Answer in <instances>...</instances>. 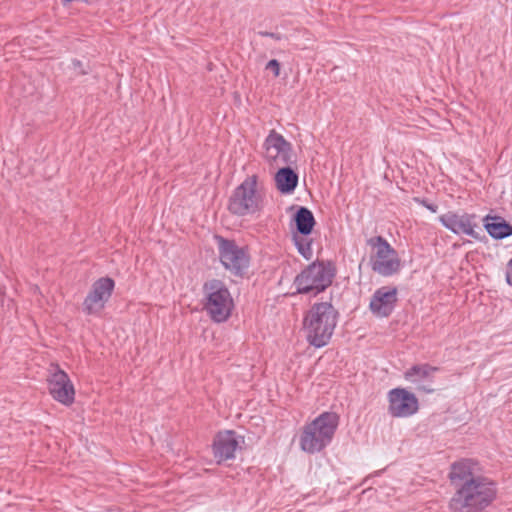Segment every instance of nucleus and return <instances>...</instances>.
<instances>
[{"instance_id": "1", "label": "nucleus", "mask_w": 512, "mask_h": 512, "mask_svg": "<svg viewBox=\"0 0 512 512\" xmlns=\"http://www.w3.org/2000/svg\"><path fill=\"white\" fill-rule=\"evenodd\" d=\"M497 488L495 482L484 476H477L461 484L451 499L453 512H480L495 499Z\"/></svg>"}, {"instance_id": "2", "label": "nucleus", "mask_w": 512, "mask_h": 512, "mask_svg": "<svg viewBox=\"0 0 512 512\" xmlns=\"http://www.w3.org/2000/svg\"><path fill=\"white\" fill-rule=\"evenodd\" d=\"M338 312L328 302L315 303L303 321L308 343L316 348L326 346L335 330Z\"/></svg>"}, {"instance_id": "3", "label": "nucleus", "mask_w": 512, "mask_h": 512, "mask_svg": "<svg viewBox=\"0 0 512 512\" xmlns=\"http://www.w3.org/2000/svg\"><path fill=\"white\" fill-rule=\"evenodd\" d=\"M339 424V416L335 412H323L312 422L303 427L299 438L302 451L315 454L327 447Z\"/></svg>"}, {"instance_id": "4", "label": "nucleus", "mask_w": 512, "mask_h": 512, "mask_svg": "<svg viewBox=\"0 0 512 512\" xmlns=\"http://www.w3.org/2000/svg\"><path fill=\"white\" fill-rule=\"evenodd\" d=\"M204 310L210 318L221 323L226 321L234 307L231 293L224 282L218 279H212L204 283Z\"/></svg>"}, {"instance_id": "5", "label": "nucleus", "mask_w": 512, "mask_h": 512, "mask_svg": "<svg viewBox=\"0 0 512 512\" xmlns=\"http://www.w3.org/2000/svg\"><path fill=\"white\" fill-rule=\"evenodd\" d=\"M335 276V268L330 262L316 261L308 265L293 282L297 293L314 295L329 287Z\"/></svg>"}, {"instance_id": "6", "label": "nucleus", "mask_w": 512, "mask_h": 512, "mask_svg": "<svg viewBox=\"0 0 512 512\" xmlns=\"http://www.w3.org/2000/svg\"><path fill=\"white\" fill-rule=\"evenodd\" d=\"M256 175L247 177L230 196L228 210L237 216H247L263 208V197L257 191Z\"/></svg>"}, {"instance_id": "7", "label": "nucleus", "mask_w": 512, "mask_h": 512, "mask_svg": "<svg viewBox=\"0 0 512 512\" xmlns=\"http://www.w3.org/2000/svg\"><path fill=\"white\" fill-rule=\"evenodd\" d=\"M366 243L372 249L370 265L375 273L390 277L400 271L401 261L398 253L384 237L374 236L367 239Z\"/></svg>"}, {"instance_id": "8", "label": "nucleus", "mask_w": 512, "mask_h": 512, "mask_svg": "<svg viewBox=\"0 0 512 512\" xmlns=\"http://www.w3.org/2000/svg\"><path fill=\"white\" fill-rule=\"evenodd\" d=\"M218 254L224 268L235 276H241L249 267L250 257L247 249L239 246L235 240L216 235Z\"/></svg>"}, {"instance_id": "9", "label": "nucleus", "mask_w": 512, "mask_h": 512, "mask_svg": "<svg viewBox=\"0 0 512 512\" xmlns=\"http://www.w3.org/2000/svg\"><path fill=\"white\" fill-rule=\"evenodd\" d=\"M475 214L456 213L449 211L439 216L440 223L454 234H465L476 240H481V228Z\"/></svg>"}, {"instance_id": "10", "label": "nucleus", "mask_w": 512, "mask_h": 512, "mask_svg": "<svg viewBox=\"0 0 512 512\" xmlns=\"http://www.w3.org/2000/svg\"><path fill=\"white\" fill-rule=\"evenodd\" d=\"M115 287V282L110 277H102L96 280L84 299L83 311L88 315L100 313L110 299Z\"/></svg>"}, {"instance_id": "11", "label": "nucleus", "mask_w": 512, "mask_h": 512, "mask_svg": "<svg viewBox=\"0 0 512 512\" xmlns=\"http://www.w3.org/2000/svg\"><path fill=\"white\" fill-rule=\"evenodd\" d=\"M388 413L392 417L405 418L419 409L416 396L404 388H394L388 392Z\"/></svg>"}, {"instance_id": "12", "label": "nucleus", "mask_w": 512, "mask_h": 512, "mask_svg": "<svg viewBox=\"0 0 512 512\" xmlns=\"http://www.w3.org/2000/svg\"><path fill=\"white\" fill-rule=\"evenodd\" d=\"M264 157L269 163L287 164L291 160V144L285 138L271 130L264 141Z\"/></svg>"}, {"instance_id": "13", "label": "nucleus", "mask_w": 512, "mask_h": 512, "mask_svg": "<svg viewBox=\"0 0 512 512\" xmlns=\"http://www.w3.org/2000/svg\"><path fill=\"white\" fill-rule=\"evenodd\" d=\"M243 442V437L235 431L226 430L219 432L213 441L212 450L217 463H222L235 458V452Z\"/></svg>"}, {"instance_id": "14", "label": "nucleus", "mask_w": 512, "mask_h": 512, "mask_svg": "<svg viewBox=\"0 0 512 512\" xmlns=\"http://www.w3.org/2000/svg\"><path fill=\"white\" fill-rule=\"evenodd\" d=\"M48 388L51 396L64 405H70L74 401L75 390L68 375L61 369L53 372L48 379Z\"/></svg>"}, {"instance_id": "15", "label": "nucleus", "mask_w": 512, "mask_h": 512, "mask_svg": "<svg viewBox=\"0 0 512 512\" xmlns=\"http://www.w3.org/2000/svg\"><path fill=\"white\" fill-rule=\"evenodd\" d=\"M437 371V367L429 364H417L404 372V378L412 383L417 391L432 393L434 391L432 387L434 374Z\"/></svg>"}, {"instance_id": "16", "label": "nucleus", "mask_w": 512, "mask_h": 512, "mask_svg": "<svg viewBox=\"0 0 512 512\" xmlns=\"http://www.w3.org/2000/svg\"><path fill=\"white\" fill-rule=\"evenodd\" d=\"M396 302L397 289L384 286L373 293L369 308L377 317H388L393 312Z\"/></svg>"}, {"instance_id": "17", "label": "nucleus", "mask_w": 512, "mask_h": 512, "mask_svg": "<svg viewBox=\"0 0 512 512\" xmlns=\"http://www.w3.org/2000/svg\"><path fill=\"white\" fill-rule=\"evenodd\" d=\"M276 188L282 194H291L295 191L299 176L291 167L280 168L274 177Z\"/></svg>"}, {"instance_id": "18", "label": "nucleus", "mask_w": 512, "mask_h": 512, "mask_svg": "<svg viewBox=\"0 0 512 512\" xmlns=\"http://www.w3.org/2000/svg\"><path fill=\"white\" fill-rule=\"evenodd\" d=\"M477 476L473 472V464L470 460H461L453 463L449 473L451 482L458 488L461 484H465Z\"/></svg>"}, {"instance_id": "19", "label": "nucleus", "mask_w": 512, "mask_h": 512, "mask_svg": "<svg viewBox=\"0 0 512 512\" xmlns=\"http://www.w3.org/2000/svg\"><path fill=\"white\" fill-rule=\"evenodd\" d=\"M483 221L484 228L494 239H503L512 235V225L499 216L487 215Z\"/></svg>"}, {"instance_id": "20", "label": "nucleus", "mask_w": 512, "mask_h": 512, "mask_svg": "<svg viewBox=\"0 0 512 512\" xmlns=\"http://www.w3.org/2000/svg\"><path fill=\"white\" fill-rule=\"evenodd\" d=\"M294 221L297 231L302 236L309 235L315 225L314 215L307 207H299L294 215Z\"/></svg>"}, {"instance_id": "21", "label": "nucleus", "mask_w": 512, "mask_h": 512, "mask_svg": "<svg viewBox=\"0 0 512 512\" xmlns=\"http://www.w3.org/2000/svg\"><path fill=\"white\" fill-rule=\"evenodd\" d=\"M294 243L298 252L306 259L310 260L313 256L312 242L303 236H294Z\"/></svg>"}, {"instance_id": "22", "label": "nucleus", "mask_w": 512, "mask_h": 512, "mask_svg": "<svg viewBox=\"0 0 512 512\" xmlns=\"http://www.w3.org/2000/svg\"><path fill=\"white\" fill-rule=\"evenodd\" d=\"M266 69L271 70L275 77H278L280 75V63L276 59L270 60L266 64Z\"/></svg>"}, {"instance_id": "23", "label": "nucleus", "mask_w": 512, "mask_h": 512, "mask_svg": "<svg viewBox=\"0 0 512 512\" xmlns=\"http://www.w3.org/2000/svg\"><path fill=\"white\" fill-rule=\"evenodd\" d=\"M258 34L262 37H270L276 41H280L283 38V36L279 33H273V32H267V31H260Z\"/></svg>"}, {"instance_id": "24", "label": "nucleus", "mask_w": 512, "mask_h": 512, "mask_svg": "<svg viewBox=\"0 0 512 512\" xmlns=\"http://www.w3.org/2000/svg\"><path fill=\"white\" fill-rule=\"evenodd\" d=\"M72 65H73V69L78 73V74H86L87 71L85 69L82 68V63L79 61V60H73L72 61Z\"/></svg>"}, {"instance_id": "25", "label": "nucleus", "mask_w": 512, "mask_h": 512, "mask_svg": "<svg viewBox=\"0 0 512 512\" xmlns=\"http://www.w3.org/2000/svg\"><path fill=\"white\" fill-rule=\"evenodd\" d=\"M424 207H426L431 212L435 213L437 211V206L435 204L428 203L427 201L423 200L421 202Z\"/></svg>"}, {"instance_id": "26", "label": "nucleus", "mask_w": 512, "mask_h": 512, "mask_svg": "<svg viewBox=\"0 0 512 512\" xmlns=\"http://www.w3.org/2000/svg\"><path fill=\"white\" fill-rule=\"evenodd\" d=\"M506 281L509 285L512 286V269H509L507 270L506 272Z\"/></svg>"}, {"instance_id": "27", "label": "nucleus", "mask_w": 512, "mask_h": 512, "mask_svg": "<svg viewBox=\"0 0 512 512\" xmlns=\"http://www.w3.org/2000/svg\"><path fill=\"white\" fill-rule=\"evenodd\" d=\"M63 2V5L65 7H68V5L71 3V2H80V3H87V0H62Z\"/></svg>"}, {"instance_id": "28", "label": "nucleus", "mask_w": 512, "mask_h": 512, "mask_svg": "<svg viewBox=\"0 0 512 512\" xmlns=\"http://www.w3.org/2000/svg\"><path fill=\"white\" fill-rule=\"evenodd\" d=\"M508 268H509V269H512V258H511V259L509 260V262H508Z\"/></svg>"}]
</instances>
